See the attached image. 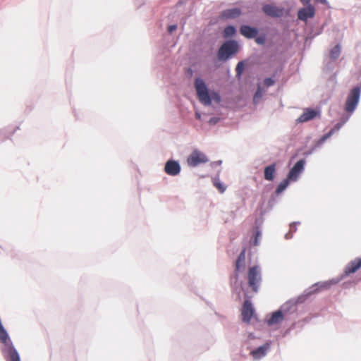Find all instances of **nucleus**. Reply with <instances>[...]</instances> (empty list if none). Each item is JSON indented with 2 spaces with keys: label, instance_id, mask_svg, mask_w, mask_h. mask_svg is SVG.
Returning <instances> with one entry per match:
<instances>
[{
  "label": "nucleus",
  "instance_id": "c85d7f7f",
  "mask_svg": "<svg viewBox=\"0 0 361 361\" xmlns=\"http://www.w3.org/2000/svg\"><path fill=\"white\" fill-rule=\"evenodd\" d=\"M255 42L258 44L264 45L266 42V37L264 35L256 36Z\"/></svg>",
  "mask_w": 361,
  "mask_h": 361
},
{
  "label": "nucleus",
  "instance_id": "5701e85b",
  "mask_svg": "<svg viewBox=\"0 0 361 361\" xmlns=\"http://www.w3.org/2000/svg\"><path fill=\"white\" fill-rule=\"evenodd\" d=\"M261 238L262 231L258 226H256L255 228L254 239L250 241V243L255 246L259 245Z\"/></svg>",
  "mask_w": 361,
  "mask_h": 361
},
{
  "label": "nucleus",
  "instance_id": "c756f323",
  "mask_svg": "<svg viewBox=\"0 0 361 361\" xmlns=\"http://www.w3.org/2000/svg\"><path fill=\"white\" fill-rule=\"evenodd\" d=\"M275 80L272 78H267L264 80V84L267 87H271L274 85Z\"/></svg>",
  "mask_w": 361,
  "mask_h": 361
},
{
  "label": "nucleus",
  "instance_id": "423d86ee",
  "mask_svg": "<svg viewBox=\"0 0 361 361\" xmlns=\"http://www.w3.org/2000/svg\"><path fill=\"white\" fill-rule=\"evenodd\" d=\"M209 161L207 157L201 151L195 149L187 159L188 166L196 167L200 164H204Z\"/></svg>",
  "mask_w": 361,
  "mask_h": 361
},
{
  "label": "nucleus",
  "instance_id": "a211bd4d",
  "mask_svg": "<svg viewBox=\"0 0 361 361\" xmlns=\"http://www.w3.org/2000/svg\"><path fill=\"white\" fill-rule=\"evenodd\" d=\"M361 267V258H356L350 262L344 269V276H347L350 274L356 272Z\"/></svg>",
  "mask_w": 361,
  "mask_h": 361
},
{
  "label": "nucleus",
  "instance_id": "dca6fc26",
  "mask_svg": "<svg viewBox=\"0 0 361 361\" xmlns=\"http://www.w3.org/2000/svg\"><path fill=\"white\" fill-rule=\"evenodd\" d=\"M240 32L243 36L247 39H253L257 35L259 30L255 27H252L248 25H243L240 27Z\"/></svg>",
  "mask_w": 361,
  "mask_h": 361
},
{
  "label": "nucleus",
  "instance_id": "1a4fd4ad",
  "mask_svg": "<svg viewBox=\"0 0 361 361\" xmlns=\"http://www.w3.org/2000/svg\"><path fill=\"white\" fill-rule=\"evenodd\" d=\"M302 297H299L297 301H294L293 300H290L283 304L279 310L283 312V315L288 319V316L296 312V304L298 302H301Z\"/></svg>",
  "mask_w": 361,
  "mask_h": 361
},
{
  "label": "nucleus",
  "instance_id": "4be33fe9",
  "mask_svg": "<svg viewBox=\"0 0 361 361\" xmlns=\"http://www.w3.org/2000/svg\"><path fill=\"white\" fill-rule=\"evenodd\" d=\"M341 53V47L339 44L335 45L329 51V57L332 61H336Z\"/></svg>",
  "mask_w": 361,
  "mask_h": 361
},
{
  "label": "nucleus",
  "instance_id": "72a5a7b5",
  "mask_svg": "<svg viewBox=\"0 0 361 361\" xmlns=\"http://www.w3.org/2000/svg\"><path fill=\"white\" fill-rule=\"evenodd\" d=\"M177 25H171L168 27V32L169 33H172L173 31L176 30Z\"/></svg>",
  "mask_w": 361,
  "mask_h": 361
},
{
  "label": "nucleus",
  "instance_id": "4c0bfd02",
  "mask_svg": "<svg viewBox=\"0 0 361 361\" xmlns=\"http://www.w3.org/2000/svg\"><path fill=\"white\" fill-rule=\"evenodd\" d=\"M315 1L317 2H320V3H322L323 4H325V5H326L328 4L327 0H315Z\"/></svg>",
  "mask_w": 361,
  "mask_h": 361
},
{
  "label": "nucleus",
  "instance_id": "2f4dec72",
  "mask_svg": "<svg viewBox=\"0 0 361 361\" xmlns=\"http://www.w3.org/2000/svg\"><path fill=\"white\" fill-rule=\"evenodd\" d=\"M300 224V222L295 221L290 224V231H291V233L295 232L297 230L296 225H299Z\"/></svg>",
  "mask_w": 361,
  "mask_h": 361
},
{
  "label": "nucleus",
  "instance_id": "7ed1b4c3",
  "mask_svg": "<svg viewBox=\"0 0 361 361\" xmlns=\"http://www.w3.org/2000/svg\"><path fill=\"white\" fill-rule=\"evenodd\" d=\"M239 49V44L236 40H226L219 49L217 56L220 61H227L233 55L235 54Z\"/></svg>",
  "mask_w": 361,
  "mask_h": 361
},
{
  "label": "nucleus",
  "instance_id": "cd10ccee",
  "mask_svg": "<svg viewBox=\"0 0 361 361\" xmlns=\"http://www.w3.org/2000/svg\"><path fill=\"white\" fill-rule=\"evenodd\" d=\"M244 70V62L243 61H239L236 66L235 71L236 75L240 77Z\"/></svg>",
  "mask_w": 361,
  "mask_h": 361
},
{
  "label": "nucleus",
  "instance_id": "b1692460",
  "mask_svg": "<svg viewBox=\"0 0 361 361\" xmlns=\"http://www.w3.org/2000/svg\"><path fill=\"white\" fill-rule=\"evenodd\" d=\"M236 33V28L233 25H228L224 30V37H233Z\"/></svg>",
  "mask_w": 361,
  "mask_h": 361
},
{
  "label": "nucleus",
  "instance_id": "39448f33",
  "mask_svg": "<svg viewBox=\"0 0 361 361\" xmlns=\"http://www.w3.org/2000/svg\"><path fill=\"white\" fill-rule=\"evenodd\" d=\"M248 283L252 290L257 293L258 291L261 281V269L259 266L255 265L249 269Z\"/></svg>",
  "mask_w": 361,
  "mask_h": 361
},
{
  "label": "nucleus",
  "instance_id": "f03ea898",
  "mask_svg": "<svg viewBox=\"0 0 361 361\" xmlns=\"http://www.w3.org/2000/svg\"><path fill=\"white\" fill-rule=\"evenodd\" d=\"M245 253L246 248L244 247L236 259L235 274L231 277V285L233 292L236 295L238 300L241 299V293L243 290L242 282L238 281V273L243 272L245 269Z\"/></svg>",
  "mask_w": 361,
  "mask_h": 361
},
{
  "label": "nucleus",
  "instance_id": "58836bf2",
  "mask_svg": "<svg viewBox=\"0 0 361 361\" xmlns=\"http://www.w3.org/2000/svg\"><path fill=\"white\" fill-rule=\"evenodd\" d=\"M349 117H350V116H343V117L341 118V121H345V123H346L348 121V120L349 119Z\"/></svg>",
  "mask_w": 361,
  "mask_h": 361
},
{
  "label": "nucleus",
  "instance_id": "f257e3e1",
  "mask_svg": "<svg viewBox=\"0 0 361 361\" xmlns=\"http://www.w3.org/2000/svg\"><path fill=\"white\" fill-rule=\"evenodd\" d=\"M194 85L199 102L204 106H210L212 100L217 104L221 102L220 94L214 90L210 91L203 79L196 78Z\"/></svg>",
  "mask_w": 361,
  "mask_h": 361
},
{
  "label": "nucleus",
  "instance_id": "0eeeda50",
  "mask_svg": "<svg viewBox=\"0 0 361 361\" xmlns=\"http://www.w3.org/2000/svg\"><path fill=\"white\" fill-rule=\"evenodd\" d=\"M305 160L302 159L298 161L293 168L290 170L287 178L290 181H296L299 178L300 174L303 172L305 169Z\"/></svg>",
  "mask_w": 361,
  "mask_h": 361
},
{
  "label": "nucleus",
  "instance_id": "a19ab883",
  "mask_svg": "<svg viewBox=\"0 0 361 361\" xmlns=\"http://www.w3.org/2000/svg\"><path fill=\"white\" fill-rule=\"evenodd\" d=\"M187 73H188V75H192V73H193V71H192V70L190 68H189L187 70Z\"/></svg>",
  "mask_w": 361,
  "mask_h": 361
},
{
  "label": "nucleus",
  "instance_id": "ea45409f",
  "mask_svg": "<svg viewBox=\"0 0 361 361\" xmlns=\"http://www.w3.org/2000/svg\"><path fill=\"white\" fill-rule=\"evenodd\" d=\"M195 117H196L197 119L200 120L201 119V114H200V113L196 112L195 113Z\"/></svg>",
  "mask_w": 361,
  "mask_h": 361
},
{
  "label": "nucleus",
  "instance_id": "7c9ffc66",
  "mask_svg": "<svg viewBox=\"0 0 361 361\" xmlns=\"http://www.w3.org/2000/svg\"><path fill=\"white\" fill-rule=\"evenodd\" d=\"M219 121H220L219 117L214 116V117L210 118L208 123L209 125L214 126V125L216 124L217 123H219Z\"/></svg>",
  "mask_w": 361,
  "mask_h": 361
},
{
  "label": "nucleus",
  "instance_id": "6ab92c4d",
  "mask_svg": "<svg viewBox=\"0 0 361 361\" xmlns=\"http://www.w3.org/2000/svg\"><path fill=\"white\" fill-rule=\"evenodd\" d=\"M241 13V10L238 8H228L221 13V18L222 19H234L239 17Z\"/></svg>",
  "mask_w": 361,
  "mask_h": 361
},
{
  "label": "nucleus",
  "instance_id": "bb28decb",
  "mask_svg": "<svg viewBox=\"0 0 361 361\" xmlns=\"http://www.w3.org/2000/svg\"><path fill=\"white\" fill-rule=\"evenodd\" d=\"M263 95L262 90L261 89L260 86H258L257 90L256 92L254 94L253 97V102L255 104H257L259 102V100L262 99Z\"/></svg>",
  "mask_w": 361,
  "mask_h": 361
},
{
  "label": "nucleus",
  "instance_id": "f704fd0d",
  "mask_svg": "<svg viewBox=\"0 0 361 361\" xmlns=\"http://www.w3.org/2000/svg\"><path fill=\"white\" fill-rule=\"evenodd\" d=\"M221 163H222V161H221V160H219V161H213V162H212L211 166H212V167H216V166H217L221 165Z\"/></svg>",
  "mask_w": 361,
  "mask_h": 361
},
{
  "label": "nucleus",
  "instance_id": "2eb2a0df",
  "mask_svg": "<svg viewBox=\"0 0 361 361\" xmlns=\"http://www.w3.org/2000/svg\"><path fill=\"white\" fill-rule=\"evenodd\" d=\"M314 7L312 4H309L307 7L302 8L298 11V18L299 20L306 21L308 18L314 17Z\"/></svg>",
  "mask_w": 361,
  "mask_h": 361
},
{
  "label": "nucleus",
  "instance_id": "412c9836",
  "mask_svg": "<svg viewBox=\"0 0 361 361\" xmlns=\"http://www.w3.org/2000/svg\"><path fill=\"white\" fill-rule=\"evenodd\" d=\"M276 171V164L273 163L265 167L264 171V179L269 181H272L274 178V173Z\"/></svg>",
  "mask_w": 361,
  "mask_h": 361
},
{
  "label": "nucleus",
  "instance_id": "9b49d317",
  "mask_svg": "<svg viewBox=\"0 0 361 361\" xmlns=\"http://www.w3.org/2000/svg\"><path fill=\"white\" fill-rule=\"evenodd\" d=\"M320 111L311 109L307 108L304 110L303 113L296 119V123H304L314 119L317 116H319Z\"/></svg>",
  "mask_w": 361,
  "mask_h": 361
},
{
  "label": "nucleus",
  "instance_id": "ddd939ff",
  "mask_svg": "<svg viewBox=\"0 0 361 361\" xmlns=\"http://www.w3.org/2000/svg\"><path fill=\"white\" fill-rule=\"evenodd\" d=\"M254 311L251 301L249 299H246L244 301L242 310L243 321L247 323L250 322L253 316Z\"/></svg>",
  "mask_w": 361,
  "mask_h": 361
},
{
  "label": "nucleus",
  "instance_id": "a878e982",
  "mask_svg": "<svg viewBox=\"0 0 361 361\" xmlns=\"http://www.w3.org/2000/svg\"><path fill=\"white\" fill-rule=\"evenodd\" d=\"M290 181V179L288 178L283 179L277 186V188L276 190V194H280L285 189L288 187L289 185V182Z\"/></svg>",
  "mask_w": 361,
  "mask_h": 361
},
{
  "label": "nucleus",
  "instance_id": "aec40b11",
  "mask_svg": "<svg viewBox=\"0 0 361 361\" xmlns=\"http://www.w3.org/2000/svg\"><path fill=\"white\" fill-rule=\"evenodd\" d=\"M283 319L287 318L283 315V312L279 309L277 311L274 312L269 319H267V324L273 326L280 324Z\"/></svg>",
  "mask_w": 361,
  "mask_h": 361
},
{
  "label": "nucleus",
  "instance_id": "e433bc0d",
  "mask_svg": "<svg viewBox=\"0 0 361 361\" xmlns=\"http://www.w3.org/2000/svg\"><path fill=\"white\" fill-rule=\"evenodd\" d=\"M301 2L302 3L303 5H307L309 6V4H310V1L311 0H300Z\"/></svg>",
  "mask_w": 361,
  "mask_h": 361
},
{
  "label": "nucleus",
  "instance_id": "473e14b6",
  "mask_svg": "<svg viewBox=\"0 0 361 361\" xmlns=\"http://www.w3.org/2000/svg\"><path fill=\"white\" fill-rule=\"evenodd\" d=\"M318 147H316V144H315V145H314V147H313L311 149H310V150H308V151H307V152H305L304 153L305 156L307 157V156H309V155L312 154V152H314L317 148H318Z\"/></svg>",
  "mask_w": 361,
  "mask_h": 361
},
{
  "label": "nucleus",
  "instance_id": "20e7f679",
  "mask_svg": "<svg viewBox=\"0 0 361 361\" xmlns=\"http://www.w3.org/2000/svg\"><path fill=\"white\" fill-rule=\"evenodd\" d=\"M361 95V86L357 85L355 87H353L350 92L348 93L347 96V99L345 101V110L347 112L353 113L360 99Z\"/></svg>",
  "mask_w": 361,
  "mask_h": 361
},
{
  "label": "nucleus",
  "instance_id": "4468645a",
  "mask_svg": "<svg viewBox=\"0 0 361 361\" xmlns=\"http://www.w3.org/2000/svg\"><path fill=\"white\" fill-rule=\"evenodd\" d=\"M345 123V121L337 123L327 133L322 135L316 142V147H321L327 139H329L335 132L338 131Z\"/></svg>",
  "mask_w": 361,
  "mask_h": 361
},
{
  "label": "nucleus",
  "instance_id": "f8f14e48",
  "mask_svg": "<svg viewBox=\"0 0 361 361\" xmlns=\"http://www.w3.org/2000/svg\"><path fill=\"white\" fill-rule=\"evenodd\" d=\"M336 281L332 280L329 281L318 282L313 284L307 290H305V295H310L312 293L318 292L319 290L328 289L332 284L336 283Z\"/></svg>",
  "mask_w": 361,
  "mask_h": 361
},
{
  "label": "nucleus",
  "instance_id": "f3484780",
  "mask_svg": "<svg viewBox=\"0 0 361 361\" xmlns=\"http://www.w3.org/2000/svg\"><path fill=\"white\" fill-rule=\"evenodd\" d=\"M270 349V343L267 342L264 345L252 350L250 354L255 360H259L265 356Z\"/></svg>",
  "mask_w": 361,
  "mask_h": 361
},
{
  "label": "nucleus",
  "instance_id": "393cba45",
  "mask_svg": "<svg viewBox=\"0 0 361 361\" xmlns=\"http://www.w3.org/2000/svg\"><path fill=\"white\" fill-rule=\"evenodd\" d=\"M212 180H213V184L214 185L218 188V190H219V192L221 193H223L224 192V191L226 190V186L224 185V183L219 180V177H214L212 178Z\"/></svg>",
  "mask_w": 361,
  "mask_h": 361
},
{
  "label": "nucleus",
  "instance_id": "c9c22d12",
  "mask_svg": "<svg viewBox=\"0 0 361 361\" xmlns=\"http://www.w3.org/2000/svg\"><path fill=\"white\" fill-rule=\"evenodd\" d=\"M292 237H293V233H291V231H289V232H288V233H287L286 234V235H285V238H286V239H290V238H292Z\"/></svg>",
  "mask_w": 361,
  "mask_h": 361
},
{
  "label": "nucleus",
  "instance_id": "9d476101",
  "mask_svg": "<svg viewBox=\"0 0 361 361\" xmlns=\"http://www.w3.org/2000/svg\"><path fill=\"white\" fill-rule=\"evenodd\" d=\"M181 166L178 161L170 159L165 164L164 171L166 174L176 176L180 173Z\"/></svg>",
  "mask_w": 361,
  "mask_h": 361
},
{
  "label": "nucleus",
  "instance_id": "6e6552de",
  "mask_svg": "<svg viewBox=\"0 0 361 361\" xmlns=\"http://www.w3.org/2000/svg\"><path fill=\"white\" fill-rule=\"evenodd\" d=\"M262 11L266 15L271 18H281L283 16L285 13L284 8L269 4H264L262 6Z\"/></svg>",
  "mask_w": 361,
  "mask_h": 361
}]
</instances>
